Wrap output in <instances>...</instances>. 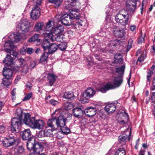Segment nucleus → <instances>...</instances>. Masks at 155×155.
<instances>
[{
  "label": "nucleus",
  "instance_id": "obj_23",
  "mask_svg": "<svg viewBox=\"0 0 155 155\" xmlns=\"http://www.w3.org/2000/svg\"><path fill=\"white\" fill-rule=\"evenodd\" d=\"M116 109V106L113 104H108L105 107V110L109 114L114 112Z\"/></svg>",
  "mask_w": 155,
  "mask_h": 155
},
{
  "label": "nucleus",
  "instance_id": "obj_26",
  "mask_svg": "<svg viewBox=\"0 0 155 155\" xmlns=\"http://www.w3.org/2000/svg\"><path fill=\"white\" fill-rule=\"evenodd\" d=\"M33 153H35L36 155H40V153L43 150L42 146L39 144H36L35 147L33 149Z\"/></svg>",
  "mask_w": 155,
  "mask_h": 155
},
{
  "label": "nucleus",
  "instance_id": "obj_45",
  "mask_svg": "<svg viewBox=\"0 0 155 155\" xmlns=\"http://www.w3.org/2000/svg\"><path fill=\"white\" fill-rule=\"evenodd\" d=\"M67 46V44L65 42H63L59 45V48L62 51L65 50Z\"/></svg>",
  "mask_w": 155,
  "mask_h": 155
},
{
  "label": "nucleus",
  "instance_id": "obj_20",
  "mask_svg": "<svg viewBox=\"0 0 155 155\" xmlns=\"http://www.w3.org/2000/svg\"><path fill=\"white\" fill-rule=\"evenodd\" d=\"M13 73V71L9 68L5 67L3 69V74L4 78H12Z\"/></svg>",
  "mask_w": 155,
  "mask_h": 155
},
{
  "label": "nucleus",
  "instance_id": "obj_5",
  "mask_svg": "<svg viewBox=\"0 0 155 155\" xmlns=\"http://www.w3.org/2000/svg\"><path fill=\"white\" fill-rule=\"evenodd\" d=\"M22 124V120L20 118L15 117L12 119V132L15 134L20 131V128Z\"/></svg>",
  "mask_w": 155,
  "mask_h": 155
},
{
  "label": "nucleus",
  "instance_id": "obj_59",
  "mask_svg": "<svg viewBox=\"0 0 155 155\" xmlns=\"http://www.w3.org/2000/svg\"><path fill=\"white\" fill-rule=\"evenodd\" d=\"M22 70L23 72H24L25 74L26 73L28 70L27 66L26 65H24V68Z\"/></svg>",
  "mask_w": 155,
  "mask_h": 155
},
{
  "label": "nucleus",
  "instance_id": "obj_31",
  "mask_svg": "<svg viewBox=\"0 0 155 155\" xmlns=\"http://www.w3.org/2000/svg\"><path fill=\"white\" fill-rule=\"evenodd\" d=\"M124 30H114V35L118 38H121L124 36L125 32Z\"/></svg>",
  "mask_w": 155,
  "mask_h": 155
},
{
  "label": "nucleus",
  "instance_id": "obj_56",
  "mask_svg": "<svg viewBox=\"0 0 155 155\" xmlns=\"http://www.w3.org/2000/svg\"><path fill=\"white\" fill-rule=\"evenodd\" d=\"M34 52L33 49L30 48H28L26 51L27 53L29 54H31L33 53Z\"/></svg>",
  "mask_w": 155,
  "mask_h": 155
},
{
  "label": "nucleus",
  "instance_id": "obj_40",
  "mask_svg": "<svg viewBox=\"0 0 155 155\" xmlns=\"http://www.w3.org/2000/svg\"><path fill=\"white\" fill-rule=\"evenodd\" d=\"M125 66L123 65L120 67L116 69V72L118 74L122 75L124 72Z\"/></svg>",
  "mask_w": 155,
  "mask_h": 155
},
{
  "label": "nucleus",
  "instance_id": "obj_14",
  "mask_svg": "<svg viewBox=\"0 0 155 155\" xmlns=\"http://www.w3.org/2000/svg\"><path fill=\"white\" fill-rule=\"evenodd\" d=\"M126 7L127 9L133 13L136 7V2L133 0H128L126 3Z\"/></svg>",
  "mask_w": 155,
  "mask_h": 155
},
{
  "label": "nucleus",
  "instance_id": "obj_15",
  "mask_svg": "<svg viewBox=\"0 0 155 155\" xmlns=\"http://www.w3.org/2000/svg\"><path fill=\"white\" fill-rule=\"evenodd\" d=\"M85 114L89 117L95 115L97 112V109L94 107H89L84 110Z\"/></svg>",
  "mask_w": 155,
  "mask_h": 155
},
{
  "label": "nucleus",
  "instance_id": "obj_44",
  "mask_svg": "<svg viewBox=\"0 0 155 155\" xmlns=\"http://www.w3.org/2000/svg\"><path fill=\"white\" fill-rule=\"evenodd\" d=\"M64 30H51V31H48L50 32V33H52L53 34V35H58L59 34L61 33V32L63 31Z\"/></svg>",
  "mask_w": 155,
  "mask_h": 155
},
{
  "label": "nucleus",
  "instance_id": "obj_54",
  "mask_svg": "<svg viewBox=\"0 0 155 155\" xmlns=\"http://www.w3.org/2000/svg\"><path fill=\"white\" fill-rule=\"evenodd\" d=\"M50 103L53 105L54 106L58 104L59 102L56 101L54 99H51L49 101Z\"/></svg>",
  "mask_w": 155,
  "mask_h": 155
},
{
  "label": "nucleus",
  "instance_id": "obj_10",
  "mask_svg": "<svg viewBox=\"0 0 155 155\" xmlns=\"http://www.w3.org/2000/svg\"><path fill=\"white\" fill-rule=\"evenodd\" d=\"M40 15V8L35 6L32 8L31 13V18L34 20H36L39 18Z\"/></svg>",
  "mask_w": 155,
  "mask_h": 155
},
{
  "label": "nucleus",
  "instance_id": "obj_64",
  "mask_svg": "<svg viewBox=\"0 0 155 155\" xmlns=\"http://www.w3.org/2000/svg\"><path fill=\"white\" fill-rule=\"evenodd\" d=\"M151 51L153 53L155 51V47L154 46H152V48L151 49Z\"/></svg>",
  "mask_w": 155,
  "mask_h": 155
},
{
  "label": "nucleus",
  "instance_id": "obj_29",
  "mask_svg": "<svg viewBox=\"0 0 155 155\" xmlns=\"http://www.w3.org/2000/svg\"><path fill=\"white\" fill-rule=\"evenodd\" d=\"M48 78L50 85L51 86L55 81L57 77L53 73H49L48 75Z\"/></svg>",
  "mask_w": 155,
  "mask_h": 155
},
{
  "label": "nucleus",
  "instance_id": "obj_55",
  "mask_svg": "<svg viewBox=\"0 0 155 155\" xmlns=\"http://www.w3.org/2000/svg\"><path fill=\"white\" fill-rule=\"evenodd\" d=\"M6 127L2 125H0V133L5 132V131Z\"/></svg>",
  "mask_w": 155,
  "mask_h": 155
},
{
  "label": "nucleus",
  "instance_id": "obj_32",
  "mask_svg": "<svg viewBox=\"0 0 155 155\" xmlns=\"http://www.w3.org/2000/svg\"><path fill=\"white\" fill-rule=\"evenodd\" d=\"M56 118L54 117L51 119H49L47 122V125L48 126L51 128H55V125H56Z\"/></svg>",
  "mask_w": 155,
  "mask_h": 155
},
{
  "label": "nucleus",
  "instance_id": "obj_24",
  "mask_svg": "<svg viewBox=\"0 0 155 155\" xmlns=\"http://www.w3.org/2000/svg\"><path fill=\"white\" fill-rule=\"evenodd\" d=\"M35 139L34 138H32L31 139L29 140L27 143V149L29 150H33L35 147Z\"/></svg>",
  "mask_w": 155,
  "mask_h": 155
},
{
  "label": "nucleus",
  "instance_id": "obj_25",
  "mask_svg": "<svg viewBox=\"0 0 155 155\" xmlns=\"http://www.w3.org/2000/svg\"><path fill=\"white\" fill-rule=\"evenodd\" d=\"M13 58L9 54H7L3 62L8 66H10L13 64Z\"/></svg>",
  "mask_w": 155,
  "mask_h": 155
},
{
  "label": "nucleus",
  "instance_id": "obj_22",
  "mask_svg": "<svg viewBox=\"0 0 155 155\" xmlns=\"http://www.w3.org/2000/svg\"><path fill=\"white\" fill-rule=\"evenodd\" d=\"M106 21L108 22V23L105 26V29L111 28L112 29H114L117 28L116 27H115L116 25L115 24L111 22V19L110 16L107 17L106 18Z\"/></svg>",
  "mask_w": 155,
  "mask_h": 155
},
{
  "label": "nucleus",
  "instance_id": "obj_61",
  "mask_svg": "<svg viewBox=\"0 0 155 155\" xmlns=\"http://www.w3.org/2000/svg\"><path fill=\"white\" fill-rule=\"evenodd\" d=\"M21 77L20 76H18L15 80V83L16 84L20 79Z\"/></svg>",
  "mask_w": 155,
  "mask_h": 155
},
{
  "label": "nucleus",
  "instance_id": "obj_16",
  "mask_svg": "<svg viewBox=\"0 0 155 155\" xmlns=\"http://www.w3.org/2000/svg\"><path fill=\"white\" fill-rule=\"evenodd\" d=\"M21 136L23 140H29L34 138L32 137L31 132L30 129H27L23 131L22 133Z\"/></svg>",
  "mask_w": 155,
  "mask_h": 155
},
{
  "label": "nucleus",
  "instance_id": "obj_1",
  "mask_svg": "<svg viewBox=\"0 0 155 155\" xmlns=\"http://www.w3.org/2000/svg\"><path fill=\"white\" fill-rule=\"evenodd\" d=\"M65 8L70 11V14H64L60 16V20L62 24L65 25H69L71 23L73 19L79 20L80 17L76 14L78 12V9L71 8V7L65 6Z\"/></svg>",
  "mask_w": 155,
  "mask_h": 155
},
{
  "label": "nucleus",
  "instance_id": "obj_62",
  "mask_svg": "<svg viewBox=\"0 0 155 155\" xmlns=\"http://www.w3.org/2000/svg\"><path fill=\"white\" fill-rule=\"evenodd\" d=\"M146 2V0H143L142 3V7L140 9L141 10V14H143V6L144 5V2Z\"/></svg>",
  "mask_w": 155,
  "mask_h": 155
},
{
  "label": "nucleus",
  "instance_id": "obj_53",
  "mask_svg": "<svg viewBox=\"0 0 155 155\" xmlns=\"http://www.w3.org/2000/svg\"><path fill=\"white\" fill-rule=\"evenodd\" d=\"M33 2L34 4L35 5V6H37L39 7L40 6L42 0H33Z\"/></svg>",
  "mask_w": 155,
  "mask_h": 155
},
{
  "label": "nucleus",
  "instance_id": "obj_12",
  "mask_svg": "<svg viewBox=\"0 0 155 155\" xmlns=\"http://www.w3.org/2000/svg\"><path fill=\"white\" fill-rule=\"evenodd\" d=\"M96 93L95 91L91 87L87 88L83 92V97L87 99L93 97Z\"/></svg>",
  "mask_w": 155,
  "mask_h": 155
},
{
  "label": "nucleus",
  "instance_id": "obj_18",
  "mask_svg": "<svg viewBox=\"0 0 155 155\" xmlns=\"http://www.w3.org/2000/svg\"><path fill=\"white\" fill-rule=\"evenodd\" d=\"M54 21H49L46 25L45 28L46 29H63L64 28V27L61 25H58L54 27Z\"/></svg>",
  "mask_w": 155,
  "mask_h": 155
},
{
  "label": "nucleus",
  "instance_id": "obj_51",
  "mask_svg": "<svg viewBox=\"0 0 155 155\" xmlns=\"http://www.w3.org/2000/svg\"><path fill=\"white\" fill-rule=\"evenodd\" d=\"M24 148L22 146H20L18 148L17 152L15 153H18L21 155L24 152Z\"/></svg>",
  "mask_w": 155,
  "mask_h": 155
},
{
  "label": "nucleus",
  "instance_id": "obj_6",
  "mask_svg": "<svg viewBox=\"0 0 155 155\" xmlns=\"http://www.w3.org/2000/svg\"><path fill=\"white\" fill-rule=\"evenodd\" d=\"M49 42L48 41H44L42 43L41 46L45 51L48 50L49 54H52L56 51L58 48V45L55 44H52L48 46Z\"/></svg>",
  "mask_w": 155,
  "mask_h": 155
},
{
  "label": "nucleus",
  "instance_id": "obj_46",
  "mask_svg": "<svg viewBox=\"0 0 155 155\" xmlns=\"http://www.w3.org/2000/svg\"><path fill=\"white\" fill-rule=\"evenodd\" d=\"M14 41L15 42H18L20 41L22 39L20 35L18 33L14 34Z\"/></svg>",
  "mask_w": 155,
  "mask_h": 155
},
{
  "label": "nucleus",
  "instance_id": "obj_63",
  "mask_svg": "<svg viewBox=\"0 0 155 155\" xmlns=\"http://www.w3.org/2000/svg\"><path fill=\"white\" fill-rule=\"evenodd\" d=\"M151 90L153 94L155 93V92H153V91L155 90V86H153L151 87Z\"/></svg>",
  "mask_w": 155,
  "mask_h": 155
},
{
  "label": "nucleus",
  "instance_id": "obj_8",
  "mask_svg": "<svg viewBox=\"0 0 155 155\" xmlns=\"http://www.w3.org/2000/svg\"><path fill=\"white\" fill-rule=\"evenodd\" d=\"M117 116L118 117L119 119L120 118L122 119L121 120H118V122L121 124L123 125L125 124L128 120V115L124 111H123L122 112L119 111Z\"/></svg>",
  "mask_w": 155,
  "mask_h": 155
},
{
  "label": "nucleus",
  "instance_id": "obj_19",
  "mask_svg": "<svg viewBox=\"0 0 155 155\" xmlns=\"http://www.w3.org/2000/svg\"><path fill=\"white\" fill-rule=\"evenodd\" d=\"M4 50L7 52H10L11 49H13L15 48L13 42L11 41H8L5 44Z\"/></svg>",
  "mask_w": 155,
  "mask_h": 155
},
{
  "label": "nucleus",
  "instance_id": "obj_11",
  "mask_svg": "<svg viewBox=\"0 0 155 155\" xmlns=\"http://www.w3.org/2000/svg\"><path fill=\"white\" fill-rule=\"evenodd\" d=\"M48 55V53L47 52H45L41 56L39 61L37 59H35L33 62L31 63V67L34 68L37 64L38 63H43L44 62H46Z\"/></svg>",
  "mask_w": 155,
  "mask_h": 155
},
{
  "label": "nucleus",
  "instance_id": "obj_38",
  "mask_svg": "<svg viewBox=\"0 0 155 155\" xmlns=\"http://www.w3.org/2000/svg\"><path fill=\"white\" fill-rule=\"evenodd\" d=\"M115 61L119 63L122 64L123 62V59L122 58L121 55L120 54H116L115 55Z\"/></svg>",
  "mask_w": 155,
  "mask_h": 155
},
{
  "label": "nucleus",
  "instance_id": "obj_35",
  "mask_svg": "<svg viewBox=\"0 0 155 155\" xmlns=\"http://www.w3.org/2000/svg\"><path fill=\"white\" fill-rule=\"evenodd\" d=\"M130 134L131 131H130L129 132V136H130ZM128 137V139L129 140L130 139V137H128V136L127 135H120L119 136V137H118V139L119 140L120 142H125Z\"/></svg>",
  "mask_w": 155,
  "mask_h": 155
},
{
  "label": "nucleus",
  "instance_id": "obj_3",
  "mask_svg": "<svg viewBox=\"0 0 155 155\" xmlns=\"http://www.w3.org/2000/svg\"><path fill=\"white\" fill-rule=\"evenodd\" d=\"M123 81V77L120 75L114 78L113 80V84L109 83L105 86L101 87L98 89L102 93L106 92L108 90L114 89L119 87L122 84Z\"/></svg>",
  "mask_w": 155,
  "mask_h": 155
},
{
  "label": "nucleus",
  "instance_id": "obj_50",
  "mask_svg": "<svg viewBox=\"0 0 155 155\" xmlns=\"http://www.w3.org/2000/svg\"><path fill=\"white\" fill-rule=\"evenodd\" d=\"M32 96V92L29 93L23 99V101H25L30 99Z\"/></svg>",
  "mask_w": 155,
  "mask_h": 155
},
{
  "label": "nucleus",
  "instance_id": "obj_41",
  "mask_svg": "<svg viewBox=\"0 0 155 155\" xmlns=\"http://www.w3.org/2000/svg\"><path fill=\"white\" fill-rule=\"evenodd\" d=\"M23 115V111L21 109H18L15 111V115L18 117V118H20L22 120V117Z\"/></svg>",
  "mask_w": 155,
  "mask_h": 155
},
{
  "label": "nucleus",
  "instance_id": "obj_28",
  "mask_svg": "<svg viewBox=\"0 0 155 155\" xmlns=\"http://www.w3.org/2000/svg\"><path fill=\"white\" fill-rule=\"evenodd\" d=\"M141 49H139L137 50V51L136 53V56H138L139 55V54H141L140 57H138V58L137 60V63L138 62H139L140 63L141 62L143 61H144V59L146 57V55L145 53H144L143 52L142 54H141Z\"/></svg>",
  "mask_w": 155,
  "mask_h": 155
},
{
  "label": "nucleus",
  "instance_id": "obj_7",
  "mask_svg": "<svg viewBox=\"0 0 155 155\" xmlns=\"http://www.w3.org/2000/svg\"><path fill=\"white\" fill-rule=\"evenodd\" d=\"M44 30V32L43 34L45 36L48 37L53 41H61L62 40V35H54L53 34L49 32L48 30Z\"/></svg>",
  "mask_w": 155,
  "mask_h": 155
},
{
  "label": "nucleus",
  "instance_id": "obj_52",
  "mask_svg": "<svg viewBox=\"0 0 155 155\" xmlns=\"http://www.w3.org/2000/svg\"><path fill=\"white\" fill-rule=\"evenodd\" d=\"M8 52L10 53L11 56H13V58H14L15 59V58L17 57L18 55V54L16 52L12 51V50H11L10 52Z\"/></svg>",
  "mask_w": 155,
  "mask_h": 155
},
{
  "label": "nucleus",
  "instance_id": "obj_27",
  "mask_svg": "<svg viewBox=\"0 0 155 155\" xmlns=\"http://www.w3.org/2000/svg\"><path fill=\"white\" fill-rule=\"evenodd\" d=\"M63 97L64 98L68 100H72L75 98L73 93L71 91H67L65 92Z\"/></svg>",
  "mask_w": 155,
  "mask_h": 155
},
{
  "label": "nucleus",
  "instance_id": "obj_2",
  "mask_svg": "<svg viewBox=\"0 0 155 155\" xmlns=\"http://www.w3.org/2000/svg\"><path fill=\"white\" fill-rule=\"evenodd\" d=\"M23 122L25 124L29 125L31 127L39 130L43 129L45 125L43 120L40 119L35 120L34 117H30V114L28 113L24 114Z\"/></svg>",
  "mask_w": 155,
  "mask_h": 155
},
{
  "label": "nucleus",
  "instance_id": "obj_21",
  "mask_svg": "<svg viewBox=\"0 0 155 155\" xmlns=\"http://www.w3.org/2000/svg\"><path fill=\"white\" fill-rule=\"evenodd\" d=\"M73 113L76 118H80L82 117L84 114L83 110L80 107H76L73 109Z\"/></svg>",
  "mask_w": 155,
  "mask_h": 155
},
{
  "label": "nucleus",
  "instance_id": "obj_60",
  "mask_svg": "<svg viewBox=\"0 0 155 155\" xmlns=\"http://www.w3.org/2000/svg\"><path fill=\"white\" fill-rule=\"evenodd\" d=\"M26 86L27 88H28L29 89H31L32 86L31 85V83L30 82H28L27 83Z\"/></svg>",
  "mask_w": 155,
  "mask_h": 155
},
{
  "label": "nucleus",
  "instance_id": "obj_37",
  "mask_svg": "<svg viewBox=\"0 0 155 155\" xmlns=\"http://www.w3.org/2000/svg\"><path fill=\"white\" fill-rule=\"evenodd\" d=\"M126 152L124 148H119L116 152L115 155H125Z\"/></svg>",
  "mask_w": 155,
  "mask_h": 155
},
{
  "label": "nucleus",
  "instance_id": "obj_4",
  "mask_svg": "<svg viewBox=\"0 0 155 155\" xmlns=\"http://www.w3.org/2000/svg\"><path fill=\"white\" fill-rule=\"evenodd\" d=\"M128 16L127 11L124 9H122L116 14L115 20L117 23L125 26L127 24Z\"/></svg>",
  "mask_w": 155,
  "mask_h": 155
},
{
  "label": "nucleus",
  "instance_id": "obj_9",
  "mask_svg": "<svg viewBox=\"0 0 155 155\" xmlns=\"http://www.w3.org/2000/svg\"><path fill=\"white\" fill-rule=\"evenodd\" d=\"M15 138L14 136L5 138L2 142L3 146L6 147H9L13 145L15 142Z\"/></svg>",
  "mask_w": 155,
  "mask_h": 155
},
{
  "label": "nucleus",
  "instance_id": "obj_42",
  "mask_svg": "<svg viewBox=\"0 0 155 155\" xmlns=\"http://www.w3.org/2000/svg\"><path fill=\"white\" fill-rule=\"evenodd\" d=\"M44 26V23L41 22H38L35 25V29H42Z\"/></svg>",
  "mask_w": 155,
  "mask_h": 155
},
{
  "label": "nucleus",
  "instance_id": "obj_36",
  "mask_svg": "<svg viewBox=\"0 0 155 155\" xmlns=\"http://www.w3.org/2000/svg\"><path fill=\"white\" fill-rule=\"evenodd\" d=\"M12 78H4L2 79V83L6 86H9L12 84Z\"/></svg>",
  "mask_w": 155,
  "mask_h": 155
},
{
  "label": "nucleus",
  "instance_id": "obj_17",
  "mask_svg": "<svg viewBox=\"0 0 155 155\" xmlns=\"http://www.w3.org/2000/svg\"><path fill=\"white\" fill-rule=\"evenodd\" d=\"M66 119L62 115L59 116L58 119L56 118V125L57 127H59L60 128L65 126V124Z\"/></svg>",
  "mask_w": 155,
  "mask_h": 155
},
{
  "label": "nucleus",
  "instance_id": "obj_49",
  "mask_svg": "<svg viewBox=\"0 0 155 155\" xmlns=\"http://www.w3.org/2000/svg\"><path fill=\"white\" fill-rule=\"evenodd\" d=\"M121 43V41L118 39H115L114 40L112 41L111 43L114 46H116L118 45H120V43Z\"/></svg>",
  "mask_w": 155,
  "mask_h": 155
},
{
  "label": "nucleus",
  "instance_id": "obj_47",
  "mask_svg": "<svg viewBox=\"0 0 155 155\" xmlns=\"http://www.w3.org/2000/svg\"><path fill=\"white\" fill-rule=\"evenodd\" d=\"M145 34L143 35L142 34V31H141V36L139 37L138 40V44H141L144 41V37L145 36Z\"/></svg>",
  "mask_w": 155,
  "mask_h": 155
},
{
  "label": "nucleus",
  "instance_id": "obj_43",
  "mask_svg": "<svg viewBox=\"0 0 155 155\" xmlns=\"http://www.w3.org/2000/svg\"><path fill=\"white\" fill-rule=\"evenodd\" d=\"M62 132L64 134H69L70 130V129L67 127H63L61 128H60Z\"/></svg>",
  "mask_w": 155,
  "mask_h": 155
},
{
  "label": "nucleus",
  "instance_id": "obj_30",
  "mask_svg": "<svg viewBox=\"0 0 155 155\" xmlns=\"http://www.w3.org/2000/svg\"><path fill=\"white\" fill-rule=\"evenodd\" d=\"M45 131L42 130L40 131L37 133V138L40 141H43L45 140V137L46 136L45 135Z\"/></svg>",
  "mask_w": 155,
  "mask_h": 155
},
{
  "label": "nucleus",
  "instance_id": "obj_48",
  "mask_svg": "<svg viewBox=\"0 0 155 155\" xmlns=\"http://www.w3.org/2000/svg\"><path fill=\"white\" fill-rule=\"evenodd\" d=\"M45 131V135L46 136H50L53 134V130L51 128V129H48Z\"/></svg>",
  "mask_w": 155,
  "mask_h": 155
},
{
  "label": "nucleus",
  "instance_id": "obj_33",
  "mask_svg": "<svg viewBox=\"0 0 155 155\" xmlns=\"http://www.w3.org/2000/svg\"><path fill=\"white\" fill-rule=\"evenodd\" d=\"M39 35L38 34H35L31 38H30L28 40V42H32L37 41L38 42H40L41 40L38 39L39 37Z\"/></svg>",
  "mask_w": 155,
  "mask_h": 155
},
{
  "label": "nucleus",
  "instance_id": "obj_39",
  "mask_svg": "<svg viewBox=\"0 0 155 155\" xmlns=\"http://www.w3.org/2000/svg\"><path fill=\"white\" fill-rule=\"evenodd\" d=\"M73 107L72 104L70 103L67 102L64 104V109L66 110L71 109Z\"/></svg>",
  "mask_w": 155,
  "mask_h": 155
},
{
  "label": "nucleus",
  "instance_id": "obj_13",
  "mask_svg": "<svg viewBox=\"0 0 155 155\" xmlns=\"http://www.w3.org/2000/svg\"><path fill=\"white\" fill-rule=\"evenodd\" d=\"M30 27V22L27 19L22 20L18 23L17 28L19 29H27Z\"/></svg>",
  "mask_w": 155,
  "mask_h": 155
},
{
  "label": "nucleus",
  "instance_id": "obj_58",
  "mask_svg": "<svg viewBox=\"0 0 155 155\" xmlns=\"http://www.w3.org/2000/svg\"><path fill=\"white\" fill-rule=\"evenodd\" d=\"M18 61L19 62L21 65H22L24 63L25 60L24 59L22 58H20L18 59Z\"/></svg>",
  "mask_w": 155,
  "mask_h": 155
},
{
  "label": "nucleus",
  "instance_id": "obj_34",
  "mask_svg": "<svg viewBox=\"0 0 155 155\" xmlns=\"http://www.w3.org/2000/svg\"><path fill=\"white\" fill-rule=\"evenodd\" d=\"M63 0H48L49 2L54 4L56 8L60 6L63 2Z\"/></svg>",
  "mask_w": 155,
  "mask_h": 155
},
{
  "label": "nucleus",
  "instance_id": "obj_57",
  "mask_svg": "<svg viewBox=\"0 0 155 155\" xmlns=\"http://www.w3.org/2000/svg\"><path fill=\"white\" fill-rule=\"evenodd\" d=\"M15 89L14 88L12 91L11 92V94L12 96V99L13 100L14 99H15V95L16 94V92H15Z\"/></svg>",
  "mask_w": 155,
  "mask_h": 155
}]
</instances>
